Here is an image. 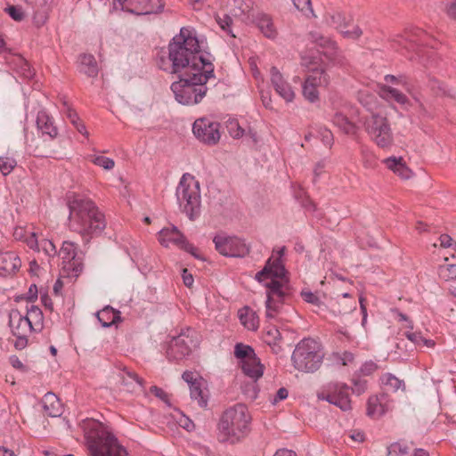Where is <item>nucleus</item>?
<instances>
[{"label": "nucleus", "instance_id": "obj_1", "mask_svg": "<svg viewBox=\"0 0 456 456\" xmlns=\"http://www.w3.org/2000/svg\"><path fill=\"white\" fill-rule=\"evenodd\" d=\"M203 41L197 37L196 31L183 27L168 44L167 57H160L158 65L168 74L201 71V58L213 63V56L204 51Z\"/></svg>", "mask_w": 456, "mask_h": 456}, {"label": "nucleus", "instance_id": "obj_2", "mask_svg": "<svg viewBox=\"0 0 456 456\" xmlns=\"http://www.w3.org/2000/svg\"><path fill=\"white\" fill-rule=\"evenodd\" d=\"M201 71L178 74L179 80L171 84L170 89L175 101L186 106L200 103L206 96V86L215 77L214 64L208 59L201 58Z\"/></svg>", "mask_w": 456, "mask_h": 456}, {"label": "nucleus", "instance_id": "obj_3", "mask_svg": "<svg viewBox=\"0 0 456 456\" xmlns=\"http://www.w3.org/2000/svg\"><path fill=\"white\" fill-rule=\"evenodd\" d=\"M69 225L72 231L92 236L105 229L104 215L90 199L77 196L69 201Z\"/></svg>", "mask_w": 456, "mask_h": 456}, {"label": "nucleus", "instance_id": "obj_4", "mask_svg": "<svg viewBox=\"0 0 456 456\" xmlns=\"http://www.w3.org/2000/svg\"><path fill=\"white\" fill-rule=\"evenodd\" d=\"M80 427L89 456H126V450L118 444L115 436L102 422L84 419Z\"/></svg>", "mask_w": 456, "mask_h": 456}, {"label": "nucleus", "instance_id": "obj_5", "mask_svg": "<svg viewBox=\"0 0 456 456\" xmlns=\"http://www.w3.org/2000/svg\"><path fill=\"white\" fill-rule=\"evenodd\" d=\"M250 416L245 404L238 403L227 409L218 423V440L235 444L245 437L249 430Z\"/></svg>", "mask_w": 456, "mask_h": 456}, {"label": "nucleus", "instance_id": "obj_6", "mask_svg": "<svg viewBox=\"0 0 456 456\" xmlns=\"http://www.w3.org/2000/svg\"><path fill=\"white\" fill-rule=\"evenodd\" d=\"M324 353L322 345L315 339L304 338L297 343L291 361L294 368L299 371L314 373L320 369Z\"/></svg>", "mask_w": 456, "mask_h": 456}, {"label": "nucleus", "instance_id": "obj_7", "mask_svg": "<svg viewBox=\"0 0 456 456\" xmlns=\"http://www.w3.org/2000/svg\"><path fill=\"white\" fill-rule=\"evenodd\" d=\"M180 209L191 219L194 220L200 213V183L191 174L182 175L175 191Z\"/></svg>", "mask_w": 456, "mask_h": 456}, {"label": "nucleus", "instance_id": "obj_8", "mask_svg": "<svg viewBox=\"0 0 456 456\" xmlns=\"http://www.w3.org/2000/svg\"><path fill=\"white\" fill-rule=\"evenodd\" d=\"M364 128L370 138L379 148L387 149L393 145V133L390 124L385 116L371 113L364 120Z\"/></svg>", "mask_w": 456, "mask_h": 456}, {"label": "nucleus", "instance_id": "obj_9", "mask_svg": "<svg viewBox=\"0 0 456 456\" xmlns=\"http://www.w3.org/2000/svg\"><path fill=\"white\" fill-rule=\"evenodd\" d=\"M200 344L197 332L188 328L177 337L173 338L167 349V356L170 361H180L189 355L192 348Z\"/></svg>", "mask_w": 456, "mask_h": 456}, {"label": "nucleus", "instance_id": "obj_10", "mask_svg": "<svg viewBox=\"0 0 456 456\" xmlns=\"http://www.w3.org/2000/svg\"><path fill=\"white\" fill-rule=\"evenodd\" d=\"M317 398L338 407L343 411L352 409L349 387L341 382H330L321 387L316 394Z\"/></svg>", "mask_w": 456, "mask_h": 456}, {"label": "nucleus", "instance_id": "obj_11", "mask_svg": "<svg viewBox=\"0 0 456 456\" xmlns=\"http://www.w3.org/2000/svg\"><path fill=\"white\" fill-rule=\"evenodd\" d=\"M62 259V272L68 277L77 278L83 271V258L77 254V246L74 242L66 240L62 242L59 250Z\"/></svg>", "mask_w": 456, "mask_h": 456}, {"label": "nucleus", "instance_id": "obj_12", "mask_svg": "<svg viewBox=\"0 0 456 456\" xmlns=\"http://www.w3.org/2000/svg\"><path fill=\"white\" fill-rule=\"evenodd\" d=\"M213 242L219 254L227 257H244L250 250L245 240L236 236H225L217 234Z\"/></svg>", "mask_w": 456, "mask_h": 456}, {"label": "nucleus", "instance_id": "obj_13", "mask_svg": "<svg viewBox=\"0 0 456 456\" xmlns=\"http://www.w3.org/2000/svg\"><path fill=\"white\" fill-rule=\"evenodd\" d=\"M428 34L420 28L405 30L404 34H398L392 39L393 47L396 51L416 52L421 56L419 47L428 44Z\"/></svg>", "mask_w": 456, "mask_h": 456}, {"label": "nucleus", "instance_id": "obj_14", "mask_svg": "<svg viewBox=\"0 0 456 456\" xmlns=\"http://www.w3.org/2000/svg\"><path fill=\"white\" fill-rule=\"evenodd\" d=\"M165 4L162 0H113V8L135 15L161 12Z\"/></svg>", "mask_w": 456, "mask_h": 456}, {"label": "nucleus", "instance_id": "obj_15", "mask_svg": "<svg viewBox=\"0 0 456 456\" xmlns=\"http://www.w3.org/2000/svg\"><path fill=\"white\" fill-rule=\"evenodd\" d=\"M194 136L202 143L214 146L218 143L220 134V124L208 118H200L192 125Z\"/></svg>", "mask_w": 456, "mask_h": 456}, {"label": "nucleus", "instance_id": "obj_16", "mask_svg": "<svg viewBox=\"0 0 456 456\" xmlns=\"http://www.w3.org/2000/svg\"><path fill=\"white\" fill-rule=\"evenodd\" d=\"M159 241L164 247H168L170 244L176 245L180 248L192 255L195 258H200L198 255V249L190 242L187 241L184 235L177 229L176 226L170 228H163L159 232Z\"/></svg>", "mask_w": 456, "mask_h": 456}, {"label": "nucleus", "instance_id": "obj_17", "mask_svg": "<svg viewBox=\"0 0 456 456\" xmlns=\"http://www.w3.org/2000/svg\"><path fill=\"white\" fill-rule=\"evenodd\" d=\"M324 20L327 25L335 28L346 38L356 39L362 35V29L354 26L353 29H348L349 20L339 12H328L324 15Z\"/></svg>", "mask_w": 456, "mask_h": 456}, {"label": "nucleus", "instance_id": "obj_18", "mask_svg": "<svg viewBox=\"0 0 456 456\" xmlns=\"http://www.w3.org/2000/svg\"><path fill=\"white\" fill-rule=\"evenodd\" d=\"M243 373L253 380V383L245 388L244 392L250 398L255 399L257 396V387L256 381L263 376L264 366L257 357H251L241 363Z\"/></svg>", "mask_w": 456, "mask_h": 456}, {"label": "nucleus", "instance_id": "obj_19", "mask_svg": "<svg viewBox=\"0 0 456 456\" xmlns=\"http://www.w3.org/2000/svg\"><path fill=\"white\" fill-rule=\"evenodd\" d=\"M329 83L327 74L322 70H314L310 74L303 84V95L310 102H315L319 100V86H325Z\"/></svg>", "mask_w": 456, "mask_h": 456}, {"label": "nucleus", "instance_id": "obj_20", "mask_svg": "<svg viewBox=\"0 0 456 456\" xmlns=\"http://www.w3.org/2000/svg\"><path fill=\"white\" fill-rule=\"evenodd\" d=\"M271 83L275 92L287 102L294 100L295 93L290 85L284 79L281 73L276 67H272L270 70Z\"/></svg>", "mask_w": 456, "mask_h": 456}, {"label": "nucleus", "instance_id": "obj_21", "mask_svg": "<svg viewBox=\"0 0 456 456\" xmlns=\"http://www.w3.org/2000/svg\"><path fill=\"white\" fill-rule=\"evenodd\" d=\"M250 22L255 24L266 38L275 39L278 37V30L272 16L268 13L258 11L256 14L252 15Z\"/></svg>", "mask_w": 456, "mask_h": 456}, {"label": "nucleus", "instance_id": "obj_22", "mask_svg": "<svg viewBox=\"0 0 456 456\" xmlns=\"http://www.w3.org/2000/svg\"><path fill=\"white\" fill-rule=\"evenodd\" d=\"M286 273L282 260L271 257L267 260L263 270L256 274V279L260 282L265 281L269 276L283 280Z\"/></svg>", "mask_w": 456, "mask_h": 456}, {"label": "nucleus", "instance_id": "obj_23", "mask_svg": "<svg viewBox=\"0 0 456 456\" xmlns=\"http://www.w3.org/2000/svg\"><path fill=\"white\" fill-rule=\"evenodd\" d=\"M123 389L131 394H141L144 392L142 379L134 372L124 368L118 374Z\"/></svg>", "mask_w": 456, "mask_h": 456}, {"label": "nucleus", "instance_id": "obj_24", "mask_svg": "<svg viewBox=\"0 0 456 456\" xmlns=\"http://www.w3.org/2000/svg\"><path fill=\"white\" fill-rule=\"evenodd\" d=\"M9 326L12 335H28L33 330V324L18 310H12L10 312Z\"/></svg>", "mask_w": 456, "mask_h": 456}, {"label": "nucleus", "instance_id": "obj_25", "mask_svg": "<svg viewBox=\"0 0 456 456\" xmlns=\"http://www.w3.org/2000/svg\"><path fill=\"white\" fill-rule=\"evenodd\" d=\"M37 127L42 136H48L51 140L58 135V128L54 123V119L46 111L40 110L37 116Z\"/></svg>", "mask_w": 456, "mask_h": 456}, {"label": "nucleus", "instance_id": "obj_26", "mask_svg": "<svg viewBox=\"0 0 456 456\" xmlns=\"http://www.w3.org/2000/svg\"><path fill=\"white\" fill-rule=\"evenodd\" d=\"M20 266L21 261L14 252H5L0 255V275H12L15 273Z\"/></svg>", "mask_w": 456, "mask_h": 456}, {"label": "nucleus", "instance_id": "obj_27", "mask_svg": "<svg viewBox=\"0 0 456 456\" xmlns=\"http://www.w3.org/2000/svg\"><path fill=\"white\" fill-rule=\"evenodd\" d=\"M234 6L231 10L232 15L241 18L243 20L251 21L252 15L256 12L254 10L253 0H234Z\"/></svg>", "mask_w": 456, "mask_h": 456}, {"label": "nucleus", "instance_id": "obj_28", "mask_svg": "<svg viewBox=\"0 0 456 456\" xmlns=\"http://www.w3.org/2000/svg\"><path fill=\"white\" fill-rule=\"evenodd\" d=\"M42 404L45 413L50 417H60L63 412L62 404L53 393H46L42 399Z\"/></svg>", "mask_w": 456, "mask_h": 456}, {"label": "nucleus", "instance_id": "obj_29", "mask_svg": "<svg viewBox=\"0 0 456 456\" xmlns=\"http://www.w3.org/2000/svg\"><path fill=\"white\" fill-rule=\"evenodd\" d=\"M78 69L90 77H95L98 75L99 69L94 55L83 53L79 56Z\"/></svg>", "mask_w": 456, "mask_h": 456}, {"label": "nucleus", "instance_id": "obj_30", "mask_svg": "<svg viewBox=\"0 0 456 456\" xmlns=\"http://www.w3.org/2000/svg\"><path fill=\"white\" fill-rule=\"evenodd\" d=\"M239 319L241 324L249 330H256L259 326V319L255 311L248 306H244L239 311Z\"/></svg>", "mask_w": 456, "mask_h": 456}, {"label": "nucleus", "instance_id": "obj_31", "mask_svg": "<svg viewBox=\"0 0 456 456\" xmlns=\"http://www.w3.org/2000/svg\"><path fill=\"white\" fill-rule=\"evenodd\" d=\"M98 321L104 328H109L120 320V312L111 306H105L96 314Z\"/></svg>", "mask_w": 456, "mask_h": 456}, {"label": "nucleus", "instance_id": "obj_32", "mask_svg": "<svg viewBox=\"0 0 456 456\" xmlns=\"http://www.w3.org/2000/svg\"><path fill=\"white\" fill-rule=\"evenodd\" d=\"M308 37L311 42L317 44L322 48H327V52H324V54H328L330 57L335 55L337 45L330 38L323 37L317 31H311Z\"/></svg>", "mask_w": 456, "mask_h": 456}, {"label": "nucleus", "instance_id": "obj_33", "mask_svg": "<svg viewBox=\"0 0 456 456\" xmlns=\"http://www.w3.org/2000/svg\"><path fill=\"white\" fill-rule=\"evenodd\" d=\"M387 167L391 169L394 173L397 174L403 179L411 177V171L403 162L402 158L390 157L384 160Z\"/></svg>", "mask_w": 456, "mask_h": 456}, {"label": "nucleus", "instance_id": "obj_34", "mask_svg": "<svg viewBox=\"0 0 456 456\" xmlns=\"http://www.w3.org/2000/svg\"><path fill=\"white\" fill-rule=\"evenodd\" d=\"M203 381L202 379L199 380L197 383H192L190 388L191 398L196 401L200 407L206 408L208 406V391L206 388H203Z\"/></svg>", "mask_w": 456, "mask_h": 456}, {"label": "nucleus", "instance_id": "obj_35", "mask_svg": "<svg viewBox=\"0 0 456 456\" xmlns=\"http://www.w3.org/2000/svg\"><path fill=\"white\" fill-rule=\"evenodd\" d=\"M379 95L387 101H394L401 105L407 102V96L399 90L389 86H382L379 90Z\"/></svg>", "mask_w": 456, "mask_h": 456}, {"label": "nucleus", "instance_id": "obj_36", "mask_svg": "<svg viewBox=\"0 0 456 456\" xmlns=\"http://www.w3.org/2000/svg\"><path fill=\"white\" fill-rule=\"evenodd\" d=\"M427 86L436 96L452 97V94L447 86L434 77H428Z\"/></svg>", "mask_w": 456, "mask_h": 456}, {"label": "nucleus", "instance_id": "obj_37", "mask_svg": "<svg viewBox=\"0 0 456 456\" xmlns=\"http://www.w3.org/2000/svg\"><path fill=\"white\" fill-rule=\"evenodd\" d=\"M267 290V298H284L287 295L288 285L282 281L272 280L265 284Z\"/></svg>", "mask_w": 456, "mask_h": 456}, {"label": "nucleus", "instance_id": "obj_38", "mask_svg": "<svg viewBox=\"0 0 456 456\" xmlns=\"http://www.w3.org/2000/svg\"><path fill=\"white\" fill-rule=\"evenodd\" d=\"M333 124L341 129L345 134H354L356 131L355 125L351 122L346 116L342 114L341 112H337L333 118Z\"/></svg>", "mask_w": 456, "mask_h": 456}, {"label": "nucleus", "instance_id": "obj_39", "mask_svg": "<svg viewBox=\"0 0 456 456\" xmlns=\"http://www.w3.org/2000/svg\"><path fill=\"white\" fill-rule=\"evenodd\" d=\"M24 316L33 324V330H40L43 328L44 316L38 306L31 305L28 308L27 314Z\"/></svg>", "mask_w": 456, "mask_h": 456}, {"label": "nucleus", "instance_id": "obj_40", "mask_svg": "<svg viewBox=\"0 0 456 456\" xmlns=\"http://www.w3.org/2000/svg\"><path fill=\"white\" fill-rule=\"evenodd\" d=\"M284 298H266L265 316L267 319H275L281 312Z\"/></svg>", "mask_w": 456, "mask_h": 456}, {"label": "nucleus", "instance_id": "obj_41", "mask_svg": "<svg viewBox=\"0 0 456 456\" xmlns=\"http://www.w3.org/2000/svg\"><path fill=\"white\" fill-rule=\"evenodd\" d=\"M385 413L384 405L379 402V397H370L368 400L367 414L370 417L376 418Z\"/></svg>", "mask_w": 456, "mask_h": 456}, {"label": "nucleus", "instance_id": "obj_42", "mask_svg": "<svg viewBox=\"0 0 456 456\" xmlns=\"http://www.w3.org/2000/svg\"><path fill=\"white\" fill-rule=\"evenodd\" d=\"M235 356L240 360V364L251 357H256L253 348L243 344H237L234 349Z\"/></svg>", "mask_w": 456, "mask_h": 456}, {"label": "nucleus", "instance_id": "obj_43", "mask_svg": "<svg viewBox=\"0 0 456 456\" xmlns=\"http://www.w3.org/2000/svg\"><path fill=\"white\" fill-rule=\"evenodd\" d=\"M411 446L404 442H395L387 447L390 456H405L409 453Z\"/></svg>", "mask_w": 456, "mask_h": 456}, {"label": "nucleus", "instance_id": "obj_44", "mask_svg": "<svg viewBox=\"0 0 456 456\" xmlns=\"http://www.w3.org/2000/svg\"><path fill=\"white\" fill-rule=\"evenodd\" d=\"M439 276L446 281H452L456 285V265H446L439 267Z\"/></svg>", "mask_w": 456, "mask_h": 456}, {"label": "nucleus", "instance_id": "obj_45", "mask_svg": "<svg viewBox=\"0 0 456 456\" xmlns=\"http://www.w3.org/2000/svg\"><path fill=\"white\" fill-rule=\"evenodd\" d=\"M381 380L386 387H389L394 392H396L403 386V382L402 380L390 373L383 375Z\"/></svg>", "mask_w": 456, "mask_h": 456}, {"label": "nucleus", "instance_id": "obj_46", "mask_svg": "<svg viewBox=\"0 0 456 456\" xmlns=\"http://www.w3.org/2000/svg\"><path fill=\"white\" fill-rule=\"evenodd\" d=\"M17 162L10 157H0V171L4 175H9L16 167Z\"/></svg>", "mask_w": 456, "mask_h": 456}, {"label": "nucleus", "instance_id": "obj_47", "mask_svg": "<svg viewBox=\"0 0 456 456\" xmlns=\"http://www.w3.org/2000/svg\"><path fill=\"white\" fill-rule=\"evenodd\" d=\"M281 339V336L277 328L270 327L266 330V331L265 333V341L268 345L276 346Z\"/></svg>", "mask_w": 456, "mask_h": 456}, {"label": "nucleus", "instance_id": "obj_48", "mask_svg": "<svg viewBox=\"0 0 456 456\" xmlns=\"http://www.w3.org/2000/svg\"><path fill=\"white\" fill-rule=\"evenodd\" d=\"M4 12L15 21H21L25 18V13L21 6L8 5Z\"/></svg>", "mask_w": 456, "mask_h": 456}, {"label": "nucleus", "instance_id": "obj_49", "mask_svg": "<svg viewBox=\"0 0 456 456\" xmlns=\"http://www.w3.org/2000/svg\"><path fill=\"white\" fill-rule=\"evenodd\" d=\"M92 161L94 164L104 168L105 170H110L115 166L114 160L105 156H95L93 158Z\"/></svg>", "mask_w": 456, "mask_h": 456}, {"label": "nucleus", "instance_id": "obj_50", "mask_svg": "<svg viewBox=\"0 0 456 456\" xmlns=\"http://www.w3.org/2000/svg\"><path fill=\"white\" fill-rule=\"evenodd\" d=\"M43 250L48 256H54L57 255L55 245L49 240H42L39 245V251Z\"/></svg>", "mask_w": 456, "mask_h": 456}, {"label": "nucleus", "instance_id": "obj_51", "mask_svg": "<svg viewBox=\"0 0 456 456\" xmlns=\"http://www.w3.org/2000/svg\"><path fill=\"white\" fill-rule=\"evenodd\" d=\"M62 104L63 111L65 112L67 118H69V120L73 124V126L79 123L81 120L76 110H73L66 101H63Z\"/></svg>", "mask_w": 456, "mask_h": 456}, {"label": "nucleus", "instance_id": "obj_52", "mask_svg": "<svg viewBox=\"0 0 456 456\" xmlns=\"http://www.w3.org/2000/svg\"><path fill=\"white\" fill-rule=\"evenodd\" d=\"M300 294L305 302L319 307L322 305V301L317 293H314L310 290H302Z\"/></svg>", "mask_w": 456, "mask_h": 456}, {"label": "nucleus", "instance_id": "obj_53", "mask_svg": "<svg viewBox=\"0 0 456 456\" xmlns=\"http://www.w3.org/2000/svg\"><path fill=\"white\" fill-rule=\"evenodd\" d=\"M216 20L223 30L226 31L232 37H235L233 34H232L231 30L232 20L228 14H224L223 17L217 15Z\"/></svg>", "mask_w": 456, "mask_h": 456}, {"label": "nucleus", "instance_id": "obj_54", "mask_svg": "<svg viewBox=\"0 0 456 456\" xmlns=\"http://www.w3.org/2000/svg\"><path fill=\"white\" fill-rule=\"evenodd\" d=\"M318 135L320 136L324 145L328 147L332 146L334 138L330 130L327 128H320L318 131Z\"/></svg>", "mask_w": 456, "mask_h": 456}, {"label": "nucleus", "instance_id": "obj_55", "mask_svg": "<svg viewBox=\"0 0 456 456\" xmlns=\"http://www.w3.org/2000/svg\"><path fill=\"white\" fill-rule=\"evenodd\" d=\"M352 381H353V387H352L353 393L356 394L357 395H360L366 391L367 381L365 379L354 378V379H353Z\"/></svg>", "mask_w": 456, "mask_h": 456}, {"label": "nucleus", "instance_id": "obj_56", "mask_svg": "<svg viewBox=\"0 0 456 456\" xmlns=\"http://www.w3.org/2000/svg\"><path fill=\"white\" fill-rule=\"evenodd\" d=\"M392 313L395 316V318L396 319L397 322H406V325H405V328H407L408 330H413V323L408 318V316L404 314H403L402 312H400L398 309L395 308V309H392Z\"/></svg>", "mask_w": 456, "mask_h": 456}, {"label": "nucleus", "instance_id": "obj_57", "mask_svg": "<svg viewBox=\"0 0 456 456\" xmlns=\"http://www.w3.org/2000/svg\"><path fill=\"white\" fill-rule=\"evenodd\" d=\"M379 369V366L373 361L365 362L360 368V372L364 376H369L375 372Z\"/></svg>", "mask_w": 456, "mask_h": 456}, {"label": "nucleus", "instance_id": "obj_58", "mask_svg": "<svg viewBox=\"0 0 456 456\" xmlns=\"http://www.w3.org/2000/svg\"><path fill=\"white\" fill-rule=\"evenodd\" d=\"M27 151L30 154H33L36 157H39V158L50 157V154L47 151H44L43 149L39 148L38 146H34L32 143L27 144Z\"/></svg>", "mask_w": 456, "mask_h": 456}, {"label": "nucleus", "instance_id": "obj_59", "mask_svg": "<svg viewBox=\"0 0 456 456\" xmlns=\"http://www.w3.org/2000/svg\"><path fill=\"white\" fill-rule=\"evenodd\" d=\"M229 133L233 138H240L244 134V130L239 126L236 121H232L229 125Z\"/></svg>", "mask_w": 456, "mask_h": 456}, {"label": "nucleus", "instance_id": "obj_60", "mask_svg": "<svg viewBox=\"0 0 456 456\" xmlns=\"http://www.w3.org/2000/svg\"><path fill=\"white\" fill-rule=\"evenodd\" d=\"M404 336L415 345H421L423 336L420 332H413L412 330H408L404 332Z\"/></svg>", "mask_w": 456, "mask_h": 456}, {"label": "nucleus", "instance_id": "obj_61", "mask_svg": "<svg viewBox=\"0 0 456 456\" xmlns=\"http://www.w3.org/2000/svg\"><path fill=\"white\" fill-rule=\"evenodd\" d=\"M361 153L362 156L364 166L367 167H373L374 164L372 153L366 147L361 148Z\"/></svg>", "mask_w": 456, "mask_h": 456}, {"label": "nucleus", "instance_id": "obj_62", "mask_svg": "<svg viewBox=\"0 0 456 456\" xmlns=\"http://www.w3.org/2000/svg\"><path fill=\"white\" fill-rule=\"evenodd\" d=\"M292 1L297 9H298L302 12H305L307 10L313 12L311 0H292Z\"/></svg>", "mask_w": 456, "mask_h": 456}, {"label": "nucleus", "instance_id": "obj_63", "mask_svg": "<svg viewBox=\"0 0 456 456\" xmlns=\"http://www.w3.org/2000/svg\"><path fill=\"white\" fill-rule=\"evenodd\" d=\"M16 340L14 342V347L17 350H22L28 346V335H14Z\"/></svg>", "mask_w": 456, "mask_h": 456}, {"label": "nucleus", "instance_id": "obj_64", "mask_svg": "<svg viewBox=\"0 0 456 456\" xmlns=\"http://www.w3.org/2000/svg\"><path fill=\"white\" fill-rule=\"evenodd\" d=\"M446 13L449 17L456 20V0L446 5Z\"/></svg>", "mask_w": 456, "mask_h": 456}]
</instances>
